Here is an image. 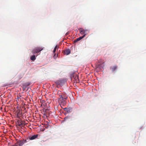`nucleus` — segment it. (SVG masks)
<instances>
[{
  "instance_id": "obj_8",
  "label": "nucleus",
  "mask_w": 146,
  "mask_h": 146,
  "mask_svg": "<svg viewBox=\"0 0 146 146\" xmlns=\"http://www.w3.org/2000/svg\"><path fill=\"white\" fill-rule=\"evenodd\" d=\"M70 49H66L64 51V54L67 55L69 54L70 53Z\"/></svg>"
},
{
  "instance_id": "obj_2",
  "label": "nucleus",
  "mask_w": 146,
  "mask_h": 146,
  "mask_svg": "<svg viewBox=\"0 0 146 146\" xmlns=\"http://www.w3.org/2000/svg\"><path fill=\"white\" fill-rule=\"evenodd\" d=\"M43 48L41 47H36L33 50L32 52L33 54L37 53L43 50Z\"/></svg>"
},
{
  "instance_id": "obj_14",
  "label": "nucleus",
  "mask_w": 146,
  "mask_h": 146,
  "mask_svg": "<svg viewBox=\"0 0 146 146\" xmlns=\"http://www.w3.org/2000/svg\"><path fill=\"white\" fill-rule=\"evenodd\" d=\"M69 33L68 32H67L65 34V35L66 36H67L68 34Z\"/></svg>"
},
{
  "instance_id": "obj_15",
  "label": "nucleus",
  "mask_w": 146,
  "mask_h": 146,
  "mask_svg": "<svg viewBox=\"0 0 146 146\" xmlns=\"http://www.w3.org/2000/svg\"><path fill=\"white\" fill-rule=\"evenodd\" d=\"M17 146V144H16V143H15V145H13V146Z\"/></svg>"
},
{
  "instance_id": "obj_3",
  "label": "nucleus",
  "mask_w": 146,
  "mask_h": 146,
  "mask_svg": "<svg viewBox=\"0 0 146 146\" xmlns=\"http://www.w3.org/2000/svg\"><path fill=\"white\" fill-rule=\"evenodd\" d=\"M78 30L80 31V33L82 35L84 34H84H86L85 33L86 31H87V30L83 29L82 28H80L78 29Z\"/></svg>"
},
{
  "instance_id": "obj_4",
  "label": "nucleus",
  "mask_w": 146,
  "mask_h": 146,
  "mask_svg": "<svg viewBox=\"0 0 146 146\" xmlns=\"http://www.w3.org/2000/svg\"><path fill=\"white\" fill-rule=\"evenodd\" d=\"M38 136V135H34L32 136H30L28 138L29 139L32 140L35 139Z\"/></svg>"
},
{
  "instance_id": "obj_12",
  "label": "nucleus",
  "mask_w": 146,
  "mask_h": 146,
  "mask_svg": "<svg viewBox=\"0 0 146 146\" xmlns=\"http://www.w3.org/2000/svg\"><path fill=\"white\" fill-rule=\"evenodd\" d=\"M24 124V123H22V122H20V123H19L18 125L20 126H22V125Z\"/></svg>"
},
{
  "instance_id": "obj_16",
  "label": "nucleus",
  "mask_w": 146,
  "mask_h": 146,
  "mask_svg": "<svg viewBox=\"0 0 146 146\" xmlns=\"http://www.w3.org/2000/svg\"><path fill=\"white\" fill-rule=\"evenodd\" d=\"M20 113V112H18V113H17V115H18Z\"/></svg>"
},
{
  "instance_id": "obj_11",
  "label": "nucleus",
  "mask_w": 146,
  "mask_h": 146,
  "mask_svg": "<svg viewBox=\"0 0 146 146\" xmlns=\"http://www.w3.org/2000/svg\"><path fill=\"white\" fill-rule=\"evenodd\" d=\"M58 48H58H57V45H56L55 48H54V50H53V53H54L55 52H56V49Z\"/></svg>"
},
{
  "instance_id": "obj_5",
  "label": "nucleus",
  "mask_w": 146,
  "mask_h": 146,
  "mask_svg": "<svg viewBox=\"0 0 146 146\" xmlns=\"http://www.w3.org/2000/svg\"><path fill=\"white\" fill-rule=\"evenodd\" d=\"M86 35V34H84L82 36L80 37L79 38H78L74 40V42H76L79 41L82 38H84L85 36Z\"/></svg>"
},
{
  "instance_id": "obj_10",
  "label": "nucleus",
  "mask_w": 146,
  "mask_h": 146,
  "mask_svg": "<svg viewBox=\"0 0 146 146\" xmlns=\"http://www.w3.org/2000/svg\"><path fill=\"white\" fill-rule=\"evenodd\" d=\"M117 68V67L116 66H113L112 68V71H115V70H116Z\"/></svg>"
},
{
  "instance_id": "obj_13",
  "label": "nucleus",
  "mask_w": 146,
  "mask_h": 146,
  "mask_svg": "<svg viewBox=\"0 0 146 146\" xmlns=\"http://www.w3.org/2000/svg\"><path fill=\"white\" fill-rule=\"evenodd\" d=\"M69 117H65L64 118V120H67L68 119H69Z\"/></svg>"
},
{
  "instance_id": "obj_7",
  "label": "nucleus",
  "mask_w": 146,
  "mask_h": 146,
  "mask_svg": "<svg viewBox=\"0 0 146 146\" xmlns=\"http://www.w3.org/2000/svg\"><path fill=\"white\" fill-rule=\"evenodd\" d=\"M64 109L65 111H66L68 113H70L72 111V108H65Z\"/></svg>"
},
{
  "instance_id": "obj_6",
  "label": "nucleus",
  "mask_w": 146,
  "mask_h": 146,
  "mask_svg": "<svg viewBox=\"0 0 146 146\" xmlns=\"http://www.w3.org/2000/svg\"><path fill=\"white\" fill-rule=\"evenodd\" d=\"M67 98V97L64 98V97L61 96V97L59 99V101L61 103L64 102V100L66 99Z\"/></svg>"
},
{
  "instance_id": "obj_17",
  "label": "nucleus",
  "mask_w": 146,
  "mask_h": 146,
  "mask_svg": "<svg viewBox=\"0 0 146 146\" xmlns=\"http://www.w3.org/2000/svg\"><path fill=\"white\" fill-rule=\"evenodd\" d=\"M55 54H54V56H53V57H54L55 56Z\"/></svg>"
},
{
  "instance_id": "obj_1",
  "label": "nucleus",
  "mask_w": 146,
  "mask_h": 146,
  "mask_svg": "<svg viewBox=\"0 0 146 146\" xmlns=\"http://www.w3.org/2000/svg\"><path fill=\"white\" fill-rule=\"evenodd\" d=\"M27 142L26 139H22L17 141L16 143L17 145L22 146L24 143Z\"/></svg>"
},
{
  "instance_id": "obj_9",
  "label": "nucleus",
  "mask_w": 146,
  "mask_h": 146,
  "mask_svg": "<svg viewBox=\"0 0 146 146\" xmlns=\"http://www.w3.org/2000/svg\"><path fill=\"white\" fill-rule=\"evenodd\" d=\"M31 59L32 61H34L35 59V55H33L31 57Z\"/></svg>"
}]
</instances>
